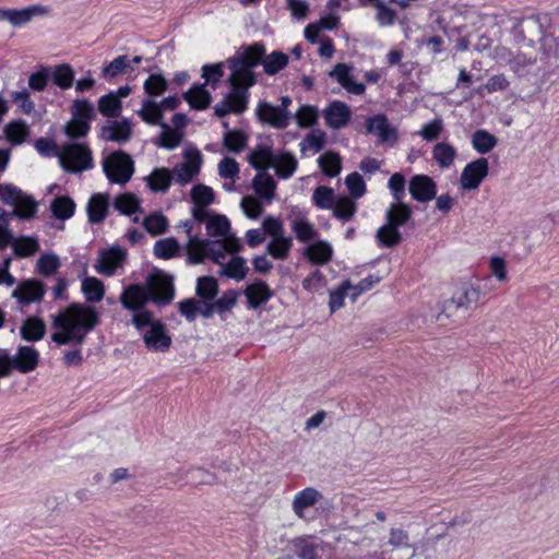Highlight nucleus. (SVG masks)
I'll use <instances>...</instances> for the list:
<instances>
[{
  "mask_svg": "<svg viewBox=\"0 0 559 559\" xmlns=\"http://www.w3.org/2000/svg\"><path fill=\"white\" fill-rule=\"evenodd\" d=\"M264 53V46L255 43L246 48L240 56L228 60L233 70L229 76L233 90L215 105V116L222 118L230 112L241 114L246 110L249 95L248 88L255 83L253 68L259 62L262 63Z\"/></svg>",
  "mask_w": 559,
  "mask_h": 559,
  "instance_id": "obj_1",
  "label": "nucleus"
},
{
  "mask_svg": "<svg viewBox=\"0 0 559 559\" xmlns=\"http://www.w3.org/2000/svg\"><path fill=\"white\" fill-rule=\"evenodd\" d=\"M99 324L97 310L85 304L72 302L51 317L55 332L51 341L58 345H82L87 334Z\"/></svg>",
  "mask_w": 559,
  "mask_h": 559,
  "instance_id": "obj_2",
  "label": "nucleus"
},
{
  "mask_svg": "<svg viewBox=\"0 0 559 559\" xmlns=\"http://www.w3.org/2000/svg\"><path fill=\"white\" fill-rule=\"evenodd\" d=\"M175 297L173 277L164 273L152 274L146 280V286L132 284L127 286L121 295L120 302L127 310L139 313L148 300L156 304H169Z\"/></svg>",
  "mask_w": 559,
  "mask_h": 559,
  "instance_id": "obj_3",
  "label": "nucleus"
},
{
  "mask_svg": "<svg viewBox=\"0 0 559 559\" xmlns=\"http://www.w3.org/2000/svg\"><path fill=\"white\" fill-rule=\"evenodd\" d=\"M249 163L259 170L274 168L278 178H290L298 166V160L294 154L289 152H281L274 154L267 145H259L249 155Z\"/></svg>",
  "mask_w": 559,
  "mask_h": 559,
  "instance_id": "obj_4",
  "label": "nucleus"
},
{
  "mask_svg": "<svg viewBox=\"0 0 559 559\" xmlns=\"http://www.w3.org/2000/svg\"><path fill=\"white\" fill-rule=\"evenodd\" d=\"M132 322L138 330L147 328L143 334V341L148 350L166 352L171 345V337L168 335L165 325L155 321L150 311L133 313Z\"/></svg>",
  "mask_w": 559,
  "mask_h": 559,
  "instance_id": "obj_5",
  "label": "nucleus"
},
{
  "mask_svg": "<svg viewBox=\"0 0 559 559\" xmlns=\"http://www.w3.org/2000/svg\"><path fill=\"white\" fill-rule=\"evenodd\" d=\"M62 169L70 174H82L94 167L93 153L88 144L67 142L57 154Z\"/></svg>",
  "mask_w": 559,
  "mask_h": 559,
  "instance_id": "obj_6",
  "label": "nucleus"
},
{
  "mask_svg": "<svg viewBox=\"0 0 559 559\" xmlns=\"http://www.w3.org/2000/svg\"><path fill=\"white\" fill-rule=\"evenodd\" d=\"M206 234L214 238L213 241H218V249L224 250V253H236L242 248L240 240L230 234V222L223 214H212L206 221Z\"/></svg>",
  "mask_w": 559,
  "mask_h": 559,
  "instance_id": "obj_7",
  "label": "nucleus"
},
{
  "mask_svg": "<svg viewBox=\"0 0 559 559\" xmlns=\"http://www.w3.org/2000/svg\"><path fill=\"white\" fill-rule=\"evenodd\" d=\"M103 170L110 183L124 186L134 174V162L123 151H116L103 160Z\"/></svg>",
  "mask_w": 559,
  "mask_h": 559,
  "instance_id": "obj_8",
  "label": "nucleus"
},
{
  "mask_svg": "<svg viewBox=\"0 0 559 559\" xmlns=\"http://www.w3.org/2000/svg\"><path fill=\"white\" fill-rule=\"evenodd\" d=\"M186 252L190 264L203 263L205 258L212 259L216 264H222L226 258L224 250L218 249V241H213L212 239H200L199 237L191 235H189V239L186 245Z\"/></svg>",
  "mask_w": 559,
  "mask_h": 559,
  "instance_id": "obj_9",
  "label": "nucleus"
},
{
  "mask_svg": "<svg viewBox=\"0 0 559 559\" xmlns=\"http://www.w3.org/2000/svg\"><path fill=\"white\" fill-rule=\"evenodd\" d=\"M324 499L323 493L314 487H305L298 490L292 498L290 509L295 518L299 521H310L311 511H318L319 506Z\"/></svg>",
  "mask_w": 559,
  "mask_h": 559,
  "instance_id": "obj_10",
  "label": "nucleus"
},
{
  "mask_svg": "<svg viewBox=\"0 0 559 559\" xmlns=\"http://www.w3.org/2000/svg\"><path fill=\"white\" fill-rule=\"evenodd\" d=\"M183 158L182 163L170 170L173 180L180 186L191 182L199 175L203 163L202 154L198 150L186 151Z\"/></svg>",
  "mask_w": 559,
  "mask_h": 559,
  "instance_id": "obj_11",
  "label": "nucleus"
},
{
  "mask_svg": "<svg viewBox=\"0 0 559 559\" xmlns=\"http://www.w3.org/2000/svg\"><path fill=\"white\" fill-rule=\"evenodd\" d=\"M489 162L485 157L468 163L462 170L460 186L463 190H476L488 176Z\"/></svg>",
  "mask_w": 559,
  "mask_h": 559,
  "instance_id": "obj_12",
  "label": "nucleus"
},
{
  "mask_svg": "<svg viewBox=\"0 0 559 559\" xmlns=\"http://www.w3.org/2000/svg\"><path fill=\"white\" fill-rule=\"evenodd\" d=\"M126 259V251L120 247H111L99 252L95 271L104 276H112L121 267Z\"/></svg>",
  "mask_w": 559,
  "mask_h": 559,
  "instance_id": "obj_13",
  "label": "nucleus"
},
{
  "mask_svg": "<svg viewBox=\"0 0 559 559\" xmlns=\"http://www.w3.org/2000/svg\"><path fill=\"white\" fill-rule=\"evenodd\" d=\"M257 116L259 120L275 129H285L290 121L289 110H284L267 102L259 103L257 107Z\"/></svg>",
  "mask_w": 559,
  "mask_h": 559,
  "instance_id": "obj_14",
  "label": "nucleus"
},
{
  "mask_svg": "<svg viewBox=\"0 0 559 559\" xmlns=\"http://www.w3.org/2000/svg\"><path fill=\"white\" fill-rule=\"evenodd\" d=\"M408 190L413 199L426 203L436 198L437 185L427 175H416L409 180Z\"/></svg>",
  "mask_w": 559,
  "mask_h": 559,
  "instance_id": "obj_15",
  "label": "nucleus"
},
{
  "mask_svg": "<svg viewBox=\"0 0 559 559\" xmlns=\"http://www.w3.org/2000/svg\"><path fill=\"white\" fill-rule=\"evenodd\" d=\"M45 285L37 280H26L21 282L12 292V298H15L22 305L40 301L45 295Z\"/></svg>",
  "mask_w": 559,
  "mask_h": 559,
  "instance_id": "obj_16",
  "label": "nucleus"
},
{
  "mask_svg": "<svg viewBox=\"0 0 559 559\" xmlns=\"http://www.w3.org/2000/svg\"><path fill=\"white\" fill-rule=\"evenodd\" d=\"M366 129L368 133L378 135L381 143L397 141V131L389 123L384 115H376L367 119Z\"/></svg>",
  "mask_w": 559,
  "mask_h": 559,
  "instance_id": "obj_17",
  "label": "nucleus"
},
{
  "mask_svg": "<svg viewBox=\"0 0 559 559\" xmlns=\"http://www.w3.org/2000/svg\"><path fill=\"white\" fill-rule=\"evenodd\" d=\"M15 192L12 197V202H3L4 204L14 207L13 214L21 219H32L38 210V203L32 195L25 194L22 190L15 187Z\"/></svg>",
  "mask_w": 559,
  "mask_h": 559,
  "instance_id": "obj_18",
  "label": "nucleus"
},
{
  "mask_svg": "<svg viewBox=\"0 0 559 559\" xmlns=\"http://www.w3.org/2000/svg\"><path fill=\"white\" fill-rule=\"evenodd\" d=\"M323 115L331 129H341L348 123L352 110L347 104L334 100L324 109Z\"/></svg>",
  "mask_w": 559,
  "mask_h": 559,
  "instance_id": "obj_19",
  "label": "nucleus"
},
{
  "mask_svg": "<svg viewBox=\"0 0 559 559\" xmlns=\"http://www.w3.org/2000/svg\"><path fill=\"white\" fill-rule=\"evenodd\" d=\"M12 358L14 370H17L21 373L34 371L39 364V353L33 346H20Z\"/></svg>",
  "mask_w": 559,
  "mask_h": 559,
  "instance_id": "obj_20",
  "label": "nucleus"
},
{
  "mask_svg": "<svg viewBox=\"0 0 559 559\" xmlns=\"http://www.w3.org/2000/svg\"><path fill=\"white\" fill-rule=\"evenodd\" d=\"M330 76L334 78L350 94L361 95L366 91L364 83L356 82L353 79L350 68L345 63H337L330 72Z\"/></svg>",
  "mask_w": 559,
  "mask_h": 559,
  "instance_id": "obj_21",
  "label": "nucleus"
},
{
  "mask_svg": "<svg viewBox=\"0 0 559 559\" xmlns=\"http://www.w3.org/2000/svg\"><path fill=\"white\" fill-rule=\"evenodd\" d=\"M132 134V126L128 119L115 121L109 126H105L100 130V136L105 141L127 142Z\"/></svg>",
  "mask_w": 559,
  "mask_h": 559,
  "instance_id": "obj_22",
  "label": "nucleus"
},
{
  "mask_svg": "<svg viewBox=\"0 0 559 559\" xmlns=\"http://www.w3.org/2000/svg\"><path fill=\"white\" fill-rule=\"evenodd\" d=\"M479 297V289L471 284L461 285L451 296L454 302H456L464 312L475 309Z\"/></svg>",
  "mask_w": 559,
  "mask_h": 559,
  "instance_id": "obj_23",
  "label": "nucleus"
},
{
  "mask_svg": "<svg viewBox=\"0 0 559 559\" xmlns=\"http://www.w3.org/2000/svg\"><path fill=\"white\" fill-rule=\"evenodd\" d=\"M243 293L251 309H257L264 305L272 297L271 288L262 281L248 285Z\"/></svg>",
  "mask_w": 559,
  "mask_h": 559,
  "instance_id": "obj_24",
  "label": "nucleus"
},
{
  "mask_svg": "<svg viewBox=\"0 0 559 559\" xmlns=\"http://www.w3.org/2000/svg\"><path fill=\"white\" fill-rule=\"evenodd\" d=\"M432 159L442 169L450 168L454 165L457 156L455 147L448 142H438L431 151Z\"/></svg>",
  "mask_w": 559,
  "mask_h": 559,
  "instance_id": "obj_25",
  "label": "nucleus"
},
{
  "mask_svg": "<svg viewBox=\"0 0 559 559\" xmlns=\"http://www.w3.org/2000/svg\"><path fill=\"white\" fill-rule=\"evenodd\" d=\"M462 313H465L463 309L452 298H449L441 305L440 310L435 316V321L442 326L454 324L459 322Z\"/></svg>",
  "mask_w": 559,
  "mask_h": 559,
  "instance_id": "obj_26",
  "label": "nucleus"
},
{
  "mask_svg": "<svg viewBox=\"0 0 559 559\" xmlns=\"http://www.w3.org/2000/svg\"><path fill=\"white\" fill-rule=\"evenodd\" d=\"M144 180L151 191L165 193L170 187L173 176L169 169L162 167L155 168Z\"/></svg>",
  "mask_w": 559,
  "mask_h": 559,
  "instance_id": "obj_27",
  "label": "nucleus"
},
{
  "mask_svg": "<svg viewBox=\"0 0 559 559\" xmlns=\"http://www.w3.org/2000/svg\"><path fill=\"white\" fill-rule=\"evenodd\" d=\"M206 83L202 85H193L185 94V100L193 109L202 110L209 107L212 96L205 88Z\"/></svg>",
  "mask_w": 559,
  "mask_h": 559,
  "instance_id": "obj_28",
  "label": "nucleus"
},
{
  "mask_svg": "<svg viewBox=\"0 0 559 559\" xmlns=\"http://www.w3.org/2000/svg\"><path fill=\"white\" fill-rule=\"evenodd\" d=\"M20 332L23 340L27 342H37L44 337L46 325L40 318L31 317L23 322Z\"/></svg>",
  "mask_w": 559,
  "mask_h": 559,
  "instance_id": "obj_29",
  "label": "nucleus"
},
{
  "mask_svg": "<svg viewBox=\"0 0 559 559\" xmlns=\"http://www.w3.org/2000/svg\"><path fill=\"white\" fill-rule=\"evenodd\" d=\"M252 185L255 193L260 198L269 201L274 198L276 182L270 174L262 170L253 178Z\"/></svg>",
  "mask_w": 559,
  "mask_h": 559,
  "instance_id": "obj_30",
  "label": "nucleus"
},
{
  "mask_svg": "<svg viewBox=\"0 0 559 559\" xmlns=\"http://www.w3.org/2000/svg\"><path fill=\"white\" fill-rule=\"evenodd\" d=\"M221 265V274L234 278L236 281H242L248 273L246 260L241 257H233L227 263L223 261Z\"/></svg>",
  "mask_w": 559,
  "mask_h": 559,
  "instance_id": "obj_31",
  "label": "nucleus"
},
{
  "mask_svg": "<svg viewBox=\"0 0 559 559\" xmlns=\"http://www.w3.org/2000/svg\"><path fill=\"white\" fill-rule=\"evenodd\" d=\"M180 245L175 237L163 238L155 242L153 253L162 260L173 259L180 253Z\"/></svg>",
  "mask_w": 559,
  "mask_h": 559,
  "instance_id": "obj_32",
  "label": "nucleus"
},
{
  "mask_svg": "<svg viewBox=\"0 0 559 559\" xmlns=\"http://www.w3.org/2000/svg\"><path fill=\"white\" fill-rule=\"evenodd\" d=\"M306 254L310 262L314 264H325L331 260L333 249L329 242L320 240L308 246Z\"/></svg>",
  "mask_w": 559,
  "mask_h": 559,
  "instance_id": "obj_33",
  "label": "nucleus"
},
{
  "mask_svg": "<svg viewBox=\"0 0 559 559\" xmlns=\"http://www.w3.org/2000/svg\"><path fill=\"white\" fill-rule=\"evenodd\" d=\"M16 257L27 258L34 255L39 250L38 240L35 237L21 236L12 237L10 242Z\"/></svg>",
  "mask_w": 559,
  "mask_h": 559,
  "instance_id": "obj_34",
  "label": "nucleus"
},
{
  "mask_svg": "<svg viewBox=\"0 0 559 559\" xmlns=\"http://www.w3.org/2000/svg\"><path fill=\"white\" fill-rule=\"evenodd\" d=\"M138 115L148 124L162 126L164 123L160 107L153 98L143 100L141 109L138 110Z\"/></svg>",
  "mask_w": 559,
  "mask_h": 559,
  "instance_id": "obj_35",
  "label": "nucleus"
},
{
  "mask_svg": "<svg viewBox=\"0 0 559 559\" xmlns=\"http://www.w3.org/2000/svg\"><path fill=\"white\" fill-rule=\"evenodd\" d=\"M82 293L88 302H98L105 296V285L97 277L87 276L82 281Z\"/></svg>",
  "mask_w": 559,
  "mask_h": 559,
  "instance_id": "obj_36",
  "label": "nucleus"
},
{
  "mask_svg": "<svg viewBox=\"0 0 559 559\" xmlns=\"http://www.w3.org/2000/svg\"><path fill=\"white\" fill-rule=\"evenodd\" d=\"M292 247V238L284 235L281 237L272 238V240L266 246V253L276 260H285L287 259Z\"/></svg>",
  "mask_w": 559,
  "mask_h": 559,
  "instance_id": "obj_37",
  "label": "nucleus"
},
{
  "mask_svg": "<svg viewBox=\"0 0 559 559\" xmlns=\"http://www.w3.org/2000/svg\"><path fill=\"white\" fill-rule=\"evenodd\" d=\"M376 238L380 246L386 248H393L402 241L399 228L388 222L377 230Z\"/></svg>",
  "mask_w": 559,
  "mask_h": 559,
  "instance_id": "obj_38",
  "label": "nucleus"
},
{
  "mask_svg": "<svg viewBox=\"0 0 559 559\" xmlns=\"http://www.w3.org/2000/svg\"><path fill=\"white\" fill-rule=\"evenodd\" d=\"M386 222L394 225L395 227L403 226L412 216L411 207L400 202L391 204L386 211Z\"/></svg>",
  "mask_w": 559,
  "mask_h": 559,
  "instance_id": "obj_39",
  "label": "nucleus"
},
{
  "mask_svg": "<svg viewBox=\"0 0 559 559\" xmlns=\"http://www.w3.org/2000/svg\"><path fill=\"white\" fill-rule=\"evenodd\" d=\"M322 173L329 177H336L342 170V158L333 151L325 152L318 159Z\"/></svg>",
  "mask_w": 559,
  "mask_h": 559,
  "instance_id": "obj_40",
  "label": "nucleus"
},
{
  "mask_svg": "<svg viewBox=\"0 0 559 559\" xmlns=\"http://www.w3.org/2000/svg\"><path fill=\"white\" fill-rule=\"evenodd\" d=\"M121 100L114 92L102 96L98 100V110L105 117L117 118L121 112Z\"/></svg>",
  "mask_w": 559,
  "mask_h": 559,
  "instance_id": "obj_41",
  "label": "nucleus"
},
{
  "mask_svg": "<svg viewBox=\"0 0 559 559\" xmlns=\"http://www.w3.org/2000/svg\"><path fill=\"white\" fill-rule=\"evenodd\" d=\"M108 199L103 194L93 195L87 205L88 218L92 223L102 222L107 213Z\"/></svg>",
  "mask_w": 559,
  "mask_h": 559,
  "instance_id": "obj_42",
  "label": "nucleus"
},
{
  "mask_svg": "<svg viewBox=\"0 0 559 559\" xmlns=\"http://www.w3.org/2000/svg\"><path fill=\"white\" fill-rule=\"evenodd\" d=\"M497 138L486 130H477L472 136V146L480 154L490 152L497 145Z\"/></svg>",
  "mask_w": 559,
  "mask_h": 559,
  "instance_id": "obj_43",
  "label": "nucleus"
},
{
  "mask_svg": "<svg viewBox=\"0 0 559 559\" xmlns=\"http://www.w3.org/2000/svg\"><path fill=\"white\" fill-rule=\"evenodd\" d=\"M114 206L123 215H132L140 210V200L135 194L126 192L116 197Z\"/></svg>",
  "mask_w": 559,
  "mask_h": 559,
  "instance_id": "obj_44",
  "label": "nucleus"
},
{
  "mask_svg": "<svg viewBox=\"0 0 559 559\" xmlns=\"http://www.w3.org/2000/svg\"><path fill=\"white\" fill-rule=\"evenodd\" d=\"M292 230L300 242H308L317 236V230L313 224L305 217H296L292 222Z\"/></svg>",
  "mask_w": 559,
  "mask_h": 559,
  "instance_id": "obj_45",
  "label": "nucleus"
},
{
  "mask_svg": "<svg viewBox=\"0 0 559 559\" xmlns=\"http://www.w3.org/2000/svg\"><path fill=\"white\" fill-rule=\"evenodd\" d=\"M53 216L66 221L74 214L75 203L69 197H57L50 205Z\"/></svg>",
  "mask_w": 559,
  "mask_h": 559,
  "instance_id": "obj_46",
  "label": "nucleus"
},
{
  "mask_svg": "<svg viewBox=\"0 0 559 559\" xmlns=\"http://www.w3.org/2000/svg\"><path fill=\"white\" fill-rule=\"evenodd\" d=\"M143 226L150 235L158 236L167 231L169 223L164 214L155 212L144 218Z\"/></svg>",
  "mask_w": 559,
  "mask_h": 559,
  "instance_id": "obj_47",
  "label": "nucleus"
},
{
  "mask_svg": "<svg viewBox=\"0 0 559 559\" xmlns=\"http://www.w3.org/2000/svg\"><path fill=\"white\" fill-rule=\"evenodd\" d=\"M288 63V56L281 51H273L262 59L264 72L274 75L283 70Z\"/></svg>",
  "mask_w": 559,
  "mask_h": 559,
  "instance_id": "obj_48",
  "label": "nucleus"
},
{
  "mask_svg": "<svg viewBox=\"0 0 559 559\" xmlns=\"http://www.w3.org/2000/svg\"><path fill=\"white\" fill-rule=\"evenodd\" d=\"M46 13V9L40 5H31L20 10L13 9L11 25L14 27L28 23L34 16Z\"/></svg>",
  "mask_w": 559,
  "mask_h": 559,
  "instance_id": "obj_49",
  "label": "nucleus"
},
{
  "mask_svg": "<svg viewBox=\"0 0 559 559\" xmlns=\"http://www.w3.org/2000/svg\"><path fill=\"white\" fill-rule=\"evenodd\" d=\"M128 71H133V66H130V60L127 56L121 55L115 58L108 66H106L103 71V78H116L119 74L126 73Z\"/></svg>",
  "mask_w": 559,
  "mask_h": 559,
  "instance_id": "obj_50",
  "label": "nucleus"
},
{
  "mask_svg": "<svg viewBox=\"0 0 559 559\" xmlns=\"http://www.w3.org/2000/svg\"><path fill=\"white\" fill-rule=\"evenodd\" d=\"M218 293L217 281L212 276H203L198 278L197 295L201 299L213 300Z\"/></svg>",
  "mask_w": 559,
  "mask_h": 559,
  "instance_id": "obj_51",
  "label": "nucleus"
},
{
  "mask_svg": "<svg viewBox=\"0 0 559 559\" xmlns=\"http://www.w3.org/2000/svg\"><path fill=\"white\" fill-rule=\"evenodd\" d=\"M295 118L299 128H310L317 122L319 110L316 106L302 105L296 111Z\"/></svg>",
  "mask_w": 559,
  "mask_h": 559,
  "instance_id": "obj_52",
  "label": "nucleus"
},
{
  "mask_svg": "<svg viewBox=\"0 0 559 559\" xmlns=\"http://www.w3.org/2000/svg\"><path fill=\"white\" fill-rule=\"evenodd\" d=\"M61 263L59 257L55 253H46L37 260L36 267L43 276H50L58 272Z\"/></svg>",
  "mask_w": 559,
  "mask_h": 559,
  "instance_id": "obj_53",
  "label": "nucleus"
},
{
  "mask_svg": "<svg viewBox=\"0 0 559 559\" xmlns=\"http://www.w3.org/2000/svg\"><path fill=\"white\" fill-rule=\"evenodd\" d=\"M5 136L13 145H19L28 135V127L21 121L10 122L4 129Z\"/></svg>",
  "mask_w": 559,
  "mask_h": 559,
  "instance_id": "obj_54",
  "label": "nucleus"
},
{
  "mask_svg": "<svg viewBox=\"0 0 559 559\" xmlns=\"http://www.w3.org/2000/svg\"><path fill=\"white\" fill-rule=\"evenodd\" d=\"M95 114L93 105L86 99H75L72 104V117L73 119L85 121L91 124Z\"/></svg>",
  "mask_w": 559,
  "mask_h": 559,
  "instance_id": "obj_55",
  "label": "nucleus"
},
{
  "mask_svg": "<svg viewBox=\"0 0 559 559\" xmlns=\"http://www.w3.org/2000/svg\"><path fill=\"white\" fill-rule=\"evenodd\" d=\"M167 81L162 74H151L144 82V92L148 98L162 95L167 90Z\"/></svg>",
  "mask_w": 559,
  "mask_h": 559,
  "instance_id": "obj_56",
  "label": "nucleus"
},
{
  "mask_svg": "<svg viewBox=\"0 0 559 559\" xmlns=\"http://www.w3.org/2000/svg\"><path fill=\"white\" fill-rule=\"evenodd\" d=\"M443 129V120L436 118L425 123L418 131V135L427 142H433L441 136Z\"/></svg>",
  "mask_w": 559,
  "mask_h": 559,
  "instance_id": "obj_57",
  "label": "nucleus"
},
{
  "mask_svg": "<svg viewBox=\"0 0 559 559\" xmlns=\"http://www.w3.org/2000/svg\"><path fill=\"white\" fill-rule=\"evenodd\" d=\"M74 73L69 64H59L52 72V81L60 88H69L72 85Z\"/></svg>",
  "mask_w": 559,
  "mask_h": 559,
  "instance_id": "obj_58",
  "label": "nucleus"
},
{
  "mask_svg": "<svg viewBox=\"0 0 559 559\" xmlns=\"http://www.w3.org/2000/svg\"><path fill=\"white\" fill-rule=\"evenodd\" d=\"M91 129V124L71 118L63 127L64 134L71 140L85 138Z\"/></svg>",
  "mask_w": 559,
  "mask_h": 559,
  "instance_id": "obj_59",
  "label": "nucleus"
},
{
  "mask_svg": "<svg viewBox=\"0 0 559 559\" xmlns=\"http://www.w3.org/2000/svg\"><path fill=\"white\" fill-rule=\"evenodd\" d=\"M191 199L197 205H210L214 202V191L205 185H197L191 189Z\"/></svg>",
  "mask_w": 559,
  "mask_h": 559,
  "instance_id": "obj_60",
  "label": "nucleus"
},
{
  "mask_svg": "<svg viewBox=\"0 0 559 559\" xmlns=\"http://www.w3.org/2000/svg\"><path fill=\"white\" fill-rule=\"evenodd\" d=\"M223 144L228 151L239 153L246 146L247 138L241 131H227Z\"/></svg>",
  "mask_w": 559,
  "mask_h": 559,
  "instance_id": "obj_61",
  "label": "nucleus"
},
{
  "mask_svg": "<svg viewBox=\"0 0 559 559\" xmlns=\"http://www.w3.org/2000/svg\"><path fill=\"white\" fill-rule=\"evenodd\" d=\"M297 556L300 559H311L316 554V545L310 540V537H297L292 542Z\"/></svg>",
  "mask_w": 559,
  "mask_h": 559,
  "instance_id": "obj_62",
  "label": "nucleus"
},
{
  "mask_svg": "<svg viewBox=\"0 0 559 559\" xmlns=\"http://www.w3.org/2000/svg\"><path fill=\"white\" fill-rule=\"evenodd\" d=\"M218 175L224 179H230L235 182L239 178V165L231 157H224L218 163Z\"/></svg>",
  "mask_w": 559,
  "mask_h": 559,
  "instance_id": "obj_63",
  "label": "nucleus"
},
{
  "mask_svg": "<svg viewBox=\"0 0 559 559\" xmlns=\"http://www.w3.org/2000/svg\"><path fill=\"white\" fill-rule=\"evenodd\" d=\"M345 185L354 199H359L366 193V183L358 173H352L345 178Z\"/></svg>",
  "mask_w": 559,
  "mask_h": 559,
  "instance_id": "obj_64",
  "label": "nucleus"
}]
</instances>
